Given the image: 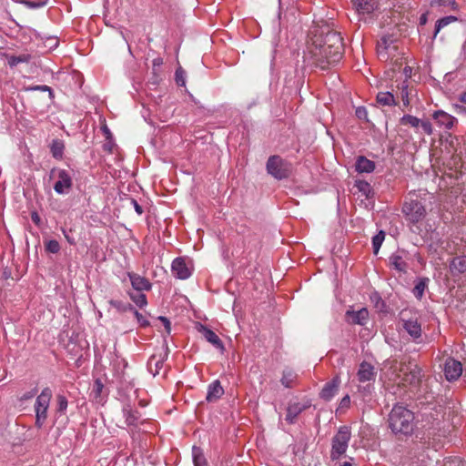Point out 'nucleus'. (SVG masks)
Masks as SVG:
<instances>
[{
	"mask_svg": "<svg viewBox=\"0 0 466 466\" xmlns=\"http://www.w3.org/2000/svg\"><path fill=\"white\" fill-rule=\"evenodd\" d=\"M343 52L344 45L339 32L329 25H315L309 35L304 60L326 70L341 60Z\"/></svg>",
	"mask_w": 466,
	"mask_h": 466,
	"instance_id": "f257e3e1",
	"label": "nucleus"
},
{
	"mask_svg": "<svg viewBox=\"0 0 466 466\" xmlns=\"http://www.w3.org/2000/svg\"><path fill=\"white\" fill-rule=\"evenodd\" d=\"M386 375L399 386L417 385L420 380V368L408 357L384 361Z\"/></svg>",
	"mask_w": 466,
	"mask_h": 466,
	"instance_id": "f03ea898",
	"label": "nucleus"
},
{
	"mask_svg": "<svg viewBox=\"0 0 466 466\" xmlns=\"http://www.w3.org/2000/svg\"><path fill=\"white\" fill-rule=\"evenodd\" d=\"M413 413L403 406L396 405L389 416V425L395 433L409 434L413 430Z\"/></svg>",
	"mask_w": 466,
	"mask_h": 466,
	"instance_id": "7ed1b4c3",
	"label": "nucleus"
},
{
	"mask_svg": "<svg viewBox=\"0 0 466 466\" xmlns=\"http://www.w3.org/2000/svg\"><path fill=\"white\" fill-rule=\"evenodd\" d=\"M397 38L393 35L385 34L377 43V54L380 61H394L393 65L402 66V57L396 45Z\"/></svg>",
	"mask_w": 466,
	"mask_h": 466,
	"instance_id": "20e7f679",
	"label": "nucleus"
},
{
	"mask_svg": "<svg viewBox=\"0 0 466 466\" xmlns=\"http://www.w3.org/2000/svg\"><path fill=\"white\" fill-rule=\"evenodd\" d=\"M52 395V390L50 388L46 387L43 389L41 393L36 397L34 410L35 412V426L37 429H41L46 423Z\"/></svg>",
	"mask_w": 466,
	"mask_h": 466,
	"instance_id": "39448f33",
	"label": "nucleus"
},
{
	"mask_svg": "<svg viewBox=\"0 0 466 466\" xmlns=\"http://www.w3.org/2000/svg\"><path fill=\"white\" fill-rule=\"evenodd\" d=\"M351 438V432L349 427L342 426L332 438V448L330 458L338 460L347 451L349 441Z\"/></svg>",
	"mask_w": 466,
	"mask_h": 466,
	"instance_id": "423d86ee",
	"label": "nucleus"
},
{
	"mask_svg": "<svg viewBox=\"0 0 466 466\" xmlns=\"http://www.w3.org/2000/svg\"><path fill=\"white\" fill-rule=\"evenodd\" d=\"M402 213L408 222L417 224L426 217L425 206L417 198H409L402 207Z\"/></svg>",
	"mask_w": 466,
	"mask_h": 466,
	"instance_id": "0eeeda50",
	"label": "nucleus"
},
{
	"mask_svg": "<svg viewBox=\"0 0 466 466\" xmlns=\"http://www.w3.org/2000/svg\"><path fill=\"white\" fill-rule=\"evenodd\" d=\"M266 168L268 173L278 180L289 177L291 173L290 163L278 155L268 157Z\"/></svg>",
	"mask_w": 466,
	"mask_h": 466,
	"instance_id": "6e6552de",
	"label": "nucleus"
},
{
	"mask_svg": "<svg viewBox=\"0 0 466 466\" xmlns=\"http://www.w3.org/2000/svg\"><path fill=\"white\" fill-rule=\"evenodd\" d=\"M400 321L402 329L415 342H419L422 335V329L418 318L411 316L410 310L405 309L400 312Z\"/></svg>",
	"mask_w": 466,
	"mask_h": 466,
	"instance_id": "1a4fd4ad",
	"label": "nucleus"
},
{
	"mask_svg": "<svg viewBox=\"0 0 466 466\" xmlns=\"http://www.w3.org/2000/svg\"><path fill=\"white\" fill-rule=\"evenodd\" d=\"M377 372L373 365L367 361H362L357 373V378L360 383H367L365 386H359V390L363 389L366 392H370L371 385L375 381Z\"/></svg>",
	"mask_w": 466,
	"mask_h": 466,
	"instance_id": "9d476101",
	"label": "nucleus"
},
{
	"mask_svg": "<svg viewBox=\"0 0 466 466\" xmlns=\"http://www.w3.org/2000/svg\"><path fill=\"white\" fill-rule=\"evenodd\" d=\"M57 177L58 180L54 185L55 191L60 195L68 193L73 187L71 175L65 169H58Z\"/></svg>",
	"mask_w": 466,
	"mask_h": 466,
	"instance_id": "9b49d317",
	"label": "nucleus"
},
{
	"mask_svg": "<svg viewBox=\"0 0 466 466\" xmlns=\"http://www.w3.org/2000/svg\"><path fill=\"white\" fill-rule=\"evenodd\" d=\"M432 118L436 124V126L443 130L451 129L455 124H457V119L451 115L446 113L443 110H437L432 114Z\"/></svg>",
	"mask_w": 466,
	"mask_h": 466,
	"instance_id": "f8f14e48",
	"label": "nucleus"
},
{
	"mask_svg": "<svg viewBox=\"0 0 466 466\" xmlns=\"http://www.w3.org/2000/svg\"><path fill=\"white\" fill-rule=\"evenodd\" d=\"M462 373V365L460 361L453 360V359H448L445 361L444 365V374L447 379V380H458Z\"/></svg>",
	"mask_w": 466,
	"mask_h": 466,
	"instance_id": "ddd939ff",
	"label": "nucleus"
},
{
	"mask_svg": "<svg viewBox=\"0 0 466 466\" xmlns=\"http://www.w3.org/2000/svg\"><path fill=\"white\" fill-rule=\"evenodd\" d=\"M309 407H310L309 401H305V402H299V401L289 402V406L287 408L286 420L289 423L293 424L296 421L298 416L302 411H304L305 410H307Z\"/></svg>",
	"mask_w": 466,
	"mask_h": 466,
	"instance_id": "4468645a",
	"label": "nucleus"
},
{
	"mask_svg": "<svg viewBox=\"0 0 466 466\" xmlns=\"http://www.w3.org/2000/svg\"><path fill=\"white\" fill-rule=\"evenodd\" d=\"M346 320L350 324L364 326L369 320V310L362 308L359 310H347Z\"/></svg>",
	"mask_w": 466,
	"mask_h": 466,
	"instance_id": "2eb2a0df",
	"label": "nucleus"
},
{
	"mask_svg": "<svg viewBox=\"0 0 466 466\" xmlns=\"http://www.w3.org/2000/svg\"><path fill=\"white\" fill-rule=\"evenodd\" d=\"M339 384L340 380L339 376H335L331 381H329L324 385L319 393L320 398L326 401L330 400L337 394Z\"/></svg>",
	"mask_w": 466,
	"mask_h": 466,
	"instance_id": "dca6fc26",
	"label": "nucleus"
},
{
	"mask_svg": "<svg viewBox=\"0 0 466 466\" xmlns=\"http://www.w3.org/2000/svg\"><path fill=\"white\" fill-rule=\"evenodd\" d=\"M171 271L179 279H187L191 275L188 267L182 258H177L173 260Z\"/></svg>",
	"mask_w": 466,
	"mask_h": 466,
	"instance_id": "f3484780",
	"label": "nucleus"
},
{
	"mask_svg": "<svg viewBox=\"0 0 466 466\" xmlns=\"http://www.w3.org/2000/svg\"><path fill=\"white\" fill-rule=\"evenodd\" d=\"M127 276L130 279L131 285L137 291L149 290L152 287L147 279L134 272H128Z\"/></svg>",
	"mask_w": 466,
	"mask_h": 466,
	"instance_id": "a211bd4d",
	"label": "nucleus"
},
{
	"mask_svg": "<svg viewBox=\"0 0 466 466\" xmlns=\"http://www.w3.org/2000/svg\"><path fill=\"white\" fill-rule=\"evenodd\" d=\"M224 394V389L219 380H215L209 384L206 400L208 402L217 401Z\"/></svg>",
	"mask_w": 466,
	"mask_h": 466,
	"instance_id": "6ab92c4d",
	"label": "nucleus"
},
{
	"mask_svg": "<svg viewBox=\"0 0 466 466\" xmlns=\"http://www.w3.org/2000/svg\"><path fill=\"white\" fill-rule=\"evenodd\" d=\"M352 2L358 14H370L376 8L375 0H352Z\"/></svg>",
	"mask_w": 466,
	"mask_h": 466,
	"instance_id": "aec40b11",
	"label": "nucleus"
},
{
	"mask_svg": "<svg viewBox=\"0 0 466 466\" xmlns=\"http://www.w3.org/2000/svg\"><path fill=\"white\" fill-rule=\"evenodd\" d=\"M203 337L211 343L214 347L219 350H224V345L219 337L211 329H208L207 327L200 325V328L198 329Z\"/></svg>",
	"mask_w": 466,
	"mask_h": 466,
	"instance_id": "412c9836",
	"label": "nucleus"
},
{
	"mask_svg": "<svg viewBox=\"0 0 466 466\" xmlns=\"http://www.w3.org/2000/svg\"><path fill=\"white\" fill-rule=\"evenodd\" d=\"M375 169V163L365 157H359L356 162V170L360 173H370Z\"/></svg>",
	"mask_w": 466,
	"mask_h": 466,
	"instance_id": "4be33fe9",
	"label": "nucleus"
},
{
	"mask_svg": "<svg viewBox=\"0 0 466 466\" xmlns=\"http://www.w3.org/2000/svg\"><path fill=\"white\" fill-rule=\"evenodd\" d=\"M390 266L394 269L406 273L408 265L402 258V257L399 254H392L389 258Z\"/></svg>",
	"mask_w": 466,
	"mask_h": 466,
	"instance_id": "5701e85b",
	"label": "nucleus"
},
{
	"mask_svg": "<svg viewBox=\"0 0 466 466\" xmlns=\"http://www.w3.org/2000/svg\"><path fill=\"white\" fill-rule=\"evenodd\" d=\"M297 377L293 370L287 368L283 370L280 381L284 387L292 388L296 384Z\"/></svg>",
	"mask_w": 466,
	"mask_h": 466,
	"instance_id": "b1692460",
	"label": "nucleus"
},
{
	"mask_svg": "<svg viewBox=\"0 0 466 466\" xmlns=\"http://www.w3.org/2000/svg\"><path fill=\"white\" fill-rule=\"evenodd\" d=\"M377 102L382 106H392L397 104L394 95L390 92L378 93Z\"/></svg>",
	"mask_w": 466,
	"mask_h": 466,
	"instance_id": "393cba45",
	"label": "nucleus"
},
{
	"mask_svg": "<svg viewBox=\"0 0 466 466\" xmlns=\"http://www.w3.org/2000/svg\"><path fill=\"white\" fill-rule=\"evenodd\" d=\"M123 412L127 425H136L140 419L139 412L129 407L124 408Z\"/></svg>",
	"mask_w": 466,
	"mask_h": 466,
	"instance_id": "a878e982",
	"label": "nucleus"
},
{
	"mask_svg": "<svg viewBox=\"0 0 466 466\" xmlns=\"http://www.w3.org/2000/svg\"><path fill=\"white\" fill-rule=\"evenodd\" d=\"M451 269L460 273L466 271V256L455 257L451 263Z\"/></svg>",
	"mask_w": 466,
	"mask_h": 466,
	"instance_id": "bb28decb",
	"label": "nucleus"
},
{
	"mask_svg": "<svg viewBox=\"0 0 466 466\" xmlns=\"http://www.w3.org/2000/svg\"><path fill=\"white\" fill-rule=\"evenodd\" d=\"M428 278H422L420 279L419 281L416 283L414 289H413V295L418 299H420L424 294V291L426 288L428 287L429 283Z\"/></svg>",
	"mask_w": 466,
	"mask_h": 466,
	"instance_id": "cd10ccee",
	"label": "nucleus"
},
{
	"mask_svg": "<svg viewBox=\"0 0 466 466\" xmlns=\"http://www.w3.org/2000/svg\"><path fill=\"white\" fill-rule=\"evenodd\" d=\"M64 148V143L59 139H55L51 144L50 151L55 158L60 159L63 157Z\"/></svg>",
	"mask_w": 466,
	"mask_h": 466,
	"instance_id": "c85d7f7f",
	"label": "nucleus"
},
{
	"mask_svg": "<svg viewBox=\"0 0 466 466\" xmlns=\"http://www.w3.org/2000/svg\"><path fill=\"white\" fill-rule=\"evenodd\" d=\"M455 21H457V17L453 15H449L439 19L435 25L434 36H436L439 34L441 28L445 27L446 25Z\"/></svg>",
	"mask_w": 466,
	"mask_h": 466,
	"instance_id": "c756f323",
	"label": "nucleus"
},
{
	"mask_svg": "<svg viewBox=\"0 0 466 466\" xmlns=\"http://www.w3.org/2000/svg\"><path fill=\"white\" fill-rule=\"evenodd\" d=\"M193 461L195 466H206L207 461L199 448L193 447Z\"/></svg>",
	"mask_w": 466,
	"mask_h": 466,
	"instance_id": "7c9ffc66",
	"label": "nucleus"
},
{
	"mask_svg": "<svg viewBox=\"0 0 466 466\" xmlns=\"http://www.w3.org/2000/svg\"><path fill=\"white\" fill-rule=\"evenodd\" d=\"M129 296L132 301L139 308L147 306V296L141 293V291H137V293H129Z\"/></svg>",
	"mask_w": 466,
	"mask_h": 466,
	"instance_id": "2f4dec72",
	"label": "nucleus"
},
{
	"mask_svg": "<svg viewBox=\"0 0 466 466\" xmlns=\"http://www.w3.org/2000/svg\"><path fill=\"white\" fill-rule=\"evenodd\" d=\"M399 90H400V96L401 97L403 106L406 107L409 106V105H410L409 95H410V90L409 89V86L406 83V81H403V83L401 84V86L399 87Z\"/></svg>",
	"mask_w": 466,
	"mask_h": 466,
	"instance_id": "473e14b6",
	"label": "nucleus"
},
{
	"mask_svg": "<svg viewBox=\"0 0 466 466\" xmlns=\"http://www.w3.org/2000/svg\"><path fill=\"white\" fill-rule=\"evenodd\" d=\"M385 238L384 231L380 230L372 238V248L374 254H378L380 248L381 247Z\"/></svg>",
	"mask_w": 466,
	"mask_h": 466,
	"instance_id": "72a5a7b5",
	"label": "nucleus"
},
{
	"mask_svg": "<svg viewBox=\"0 0 466 466\" xmlns=\"http://www.w3.org/2000/svg\"><path fill=\"white\" fill-rule=\"evenodd\" d=\"M420 119L411 115H405L400 118V124L403 126L418 127H420Z\"/></svg>",
	"mask_w": 466,
	"mask_h": 466,
	"instance_id": "f704fd0d",
	"label": "nucleus"
},
{
	"mask_svg": "<svg viewBox=\"0 0 466 466\" xmlns=\"http://www.w3.org/2000/svg\"><path fill=\"white\" fill-rule=\"evenodd\" d=\"M68 406L67 399L64 395L56 396V412L65 414Z\"/></svg>",
	"mask_w": 466,
	"mask_h": 466,
	"instance_id": "c9c22d12",
	"label": "nucleus"
},
{
	"mask_svg": "<svg viewBox=\"0 0 466 466\" xmlns=\"http://www.w3.org/2000/svg\"><path fill=\"white\" fill-rule=\"evenodd\" d=\"M355 187L367 198L370 197V194L371 193V187L368 182L364 180H358L356 181Z\"/></svg>",
	"mask_w": 466,
	"mask_h": 466,
	"instance_id": "e433bc0d",
	"label": "nucleus"
},
{
	"mask_svg": "<svg viewBox=\"0 0 466 466\" xmlns=\"http://www.w3.org/2000/svg\"><path fill=\"white\" fill-rule=\"evenodd\" d=\"M45 248L46 251L56 254L60 250V244L55 239H50L45 242Z\"/></svg>",
	"mask_w": 466,
	"mask_h": 466,
	"instance_id": "4c0bfd02",
	"label": "nucleus"
},
{
	"mask_svg": "<svg viewBox=\"0 0 466 466\" xmlns=\"http://www.w3.org/2000/svg\"><path fill=\"white\" fill-rule=\"evenodd\" d=\"M439 5V6H448L455 9L457 5L455 0H432L431 6Z\"/></svg>",
	"mask_w": 466,
	"mask_h": 466,
	"instance_id": "58836bf2",
	"label": "nucleus"
},
{
	"mask_svg": "<svg viewBox=\"0 0 466 466\" xmlns=\"http://www.w3.org/2000/svg\"><path fill=\"white\" fill-rule=\"evenodd\" d=\"M28 60H29L28 55H21L18 56H13L9 58L8 63L11 66H15L18 65L19 63L27 62Z\"/></svg>",
	"mask_w": 466,
	"mask_h": 466,
	"instance_id": "ea45409f",
	"label": "nucleus"
},
{
	"mask_svg": "<svg viewBox=\"0 0 466 466\" xmlns=\"http://www.w3.org/2000/svg\"><path fill=\"white\" fill-rule=\"evenodd\" d=\"M129 309L134 311L135 317L141 327L149 326V321L147 319L146 316L134 309L132 306H129Z\"/></svg>",
	"mask_w": 466,
	"mask_h": 466,
	"instance_id": "a19ab883",
	"label": "nucleus"
},
{
	"mask_svg": "<svg viewBox=\"0 0 466 466\" xmlns=\"http://www.w3.org/2000/svg\"><path fill=\"white\" fill-rule=\"evenodd\" d=\"M103 388L104 385L102 381L99 379L96 380L92 389V394L94 395L95 398H98L100 396Z\"/></svg>",
	"mask_w": 466,
	"mask_h": 466,
	"instance_id": "79ce46f5",
	"label": "nucleus"
},
{
	"mask_svg": "<svg viewBox=\"0 0 466 466\" xmlns=\"http://www.w3.org/2000/svg\"><path fill=\"white\" fill-rule=\"evenodd\" d=\"M185 71L182 69V67H178L176 70V82L178 86H184L186 85L185 80Z\"/></svg>",
	"mask_w": 466,
	"mask_h": 466,
	"instance_id": "37998d69",
	"label": "nucleus"
},
{
	"mask_svg": "<svg viewBox=\"0 0 466 466\" xmlns=\"http://www.w3.org/2000/svg\"><path fill=\"white\" fill-rule=\"evenodd\" d=\"M355 114L359 119L369 121L368 111L364 106H359L356 108Z\"/></svg>",
	"mask_w": 466,
	"mask_h": 466,
	"instance_id": "c03bdc74",
	"label": "nucleus"
},
{
	"mask_svg": "<svg viewBox=\"0 0 466 466\" xmlns=\"http://www.w3.org/2000/svg\"><path fill=\"white\" fill-rule=\"evenodd\" d=\"M420 127L422 128L423 132L427 135H431L433 133V127L430 121L420 120Z\"/></svg>",
	"mask_w": 466,
	"mask_h": 466,
	"instance_id": "a18cd8bd",
	"label": "nucleus"
},
{
	"mask_svg": "<svg viewBox=\"0 0 466 466\" xmlns=\"http://www.w3.org/2000/svg\"><path fill=\"white\" fill-rule=\"evenodd\" d=\"M26 90H30V91H36V90L48 91L49 96L50 97L53 96L52 89L48 86H46V85L29 86V87L26 88Z\"/></svg>",
	"mask_w": 466,
	"mask_h": 466,
	"instance_id": "49530a36",
	"label": "nucleus"
},
{
	"mask_svg": "<svg viewBox=\"0 0 466 466\" xmlns=\"http://www.w3.org/2000/svg\"><path fill=\"white\" fill-rule=\"evenodd\" d=\"M162 65H163V59L161 57H156L153 59L152 66H153V74L155 76L157 75V70H158V68L161 67Z\"/></svg>",
	"mask_w": 466,
	"mask_h": 466,
	"instance_id": "de8ad7c7",
	"label": "nucleus"
},
{
	"mask_svg": "<svg viewBox=\"0 0 466 466\" xmlns=\"http://www.w3.org/2000/svg\"><path fill=\"white\" fill-rule=\"evenodd\" d=\"M36 392H37L36 389H33L29 391H26L24 394H22V396L20 397V400L24 401V400H30L36 394Z\"/></svg>",
	"mask_w": 466,
	"mask_h": 466,
	"instance_id": "09e8293b",
	"label": "nucleus"
},
{
	"mask_svg": "<svg viewBox=\"0 0 466 466\" xmlns=\"http://www.w3.org/2000/svg\"><path fill=\"white\" fill-rule=\"evenodd\" d=\"M158 319L164 324L167 332L169 334L171 331L170 321L166 317L163 316H160Z\"/></svg>",
	"mask_w": 466,
	"mask_h": 466,
	"instance_id": "8fccbe9b",
	"label": "nucleus"
},
{
	"mask_svg": "<svg viewBox=\"0 0 466 466\" xmlns=\"http://www.w3.org/2000/svg\"><path fill=\"white\" fill-rule=\"evenodd\" d=\"M350 396L346 395L345 397H343L341 399L340 403H339V408H348L350 406Z\"/></svg>",
	"mask_w": 466,
	"mask_h": 466,
	"instance_id": "3c124183",
	"label": "nucleus"
},
{
	"mask_svg": "<svg viewBox=\"0 0 466 466\" xmlns=\"http://www.w3.org/2000/svg\"><path fill=\"white\" fill-rule=\"evenodd\" d=\"M131 203L133 204L134 208H135V210L136 212L138 214V215H141L143 213V208L142 207L137 203V200L135 199H132L131 200Z\"/></svg>",
	"mask_w": 466,
	"mask_h": 466,
	"instance_id": "603ef678",
	"label": "nucleus"
},
{
	"mask_svg": "<svg viewBox=\"0 0 466 466\" xmlns=\"http://www.w3.org/2000/svg\"><path fill=\"white\" fill-rule=\"evenodd\" d=\"M26 5L29 6V7H32V8H37V7H41L45 5V2H30V1H27L25 2Z\"/></svg>",
	"mask_w": 466,
	"mask_h": 466,
	"instance_id": "864d4df0",
	"label": "nucleus"
},
{
	"mask_svg": "<svg viewBox=\"0 0 466 466\" xmlns=\"http://www.w3.org/2000/svg\"><path fill=\"white\" fill-rule=\"evenodd\" d=\"M31 219L35 225H39L41 222V218L37 212H32L31 213Z\"/></svg>",
	"mask_w": 466,
	"mask_h": 466,
	"instance_id": "5fc2aeb1",
	"label": "nucleus"
},
{
	"mask_svg": "<svg viewBox=\"0 0 466 466\" xmlns=\"http://www.w3.org/2000/svg\"><path fill=\"white\" fill-rule=\"evenodd\" d=\"M412 69L410 66H406L403 69V75L405 76V81L407 82V79L410 77Z\"/></svg>",
	"mask_w": 466,
	"mask_h": 466,
	"instance_id": "6e6d98bb",
	"label": "nucleus"
},
{
	"mask_svg": "<svg viewBox=\"0 0 466 466\" xmlns=\"http://www.w3.org/2000/svg\"><path fill=\"white\" fill-rule=\"evenodd\" d=\"M63 233L65 235V238L66 239V241L70 244V245H75L76 244V241H75V238L70 237L66 232V230L63 229Z\"/></svg>",
	"mask_w": 466,
	"mask_h": 466,
	"instance_id": "4d7b16f0",
	"label": "nucleus"
},
{
	"mask_svg": "<svg viewBox=\"0 0 466 466\" xmlns=\"http://www.w3.org/2000/svg\"><path fill=\"white\" fill-rule=\"evenodd\" d=\"M102 129H103V131H104V133H105V135H106V138H110V137H111V133H110V131H109L108 127H107L106 126H105V127H103V128H102Z\"/></svg>",
	"mask_w": 466,
	"mask_h": 466,
	"instance_id": "13d9d810",
	"label": "nucleus"
},
{
	"mask_svg": "<svg viewBox=\"0 0 466 466\" xmlns=\"http://www.w3.org/2000/svg\"><path fill=\"white\" fill-rule=\"evenodd\" d=\"M461 101L466 104V91L461 95Z\"/></svg>",
	"mask_w": 466,
	"mask_h": 466,
	"instance_id": "bf43d9fd",
	"label": "nucleus"
},
{
	"mask_svg": "<svg viewBox=\"0 0 466 466\" xmlns=\"http://www.w3.org/2000/svg\"><path fill=\"white\" fill-rule=\"evenodd\" d=\"M425 23H426V16H425V15H421V17H420V24H422V25H423V24H425Z\"/></svg>",
	"mask_w": 466,
	"mask_h": 466,
	"instance_id": "052dcab7",
	"label": "nucleus"
},
{
	"mask_svg": "<svg viewBox=\"0 0 466 466\" xmlns=\"http://www.w3.org/2000/svg\"><path fill=\"white\" fill-rule=\"evenodd\" d=\"M340 466H351V463H350V462H344V463H343L342 465H340Z\"/></svg>",
	"mask_w": 466,
	"mask_h": 466,
	"instance_id": "680f3d73",
	"label": "nucleus"
},
{
	"mask_svg": "<svg viewBox=\"0 0 466 466\" xmlns=\"http://www.w3.org/2000/svg\"><path fill=\"white\" fill-rule=\"evenodd\" d=\"M110 303H111L112 305H114V306H116V305H117V302H116V301H111Z\"/></svg>",
	"mask_w": 466,
	"mask_h": 466,
	"instance_id": "e2e57ef3",
	"label": "nucleus"
}]
</instances>
